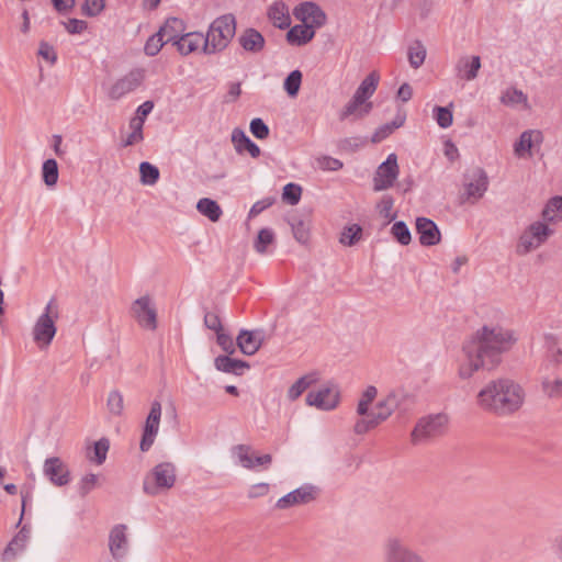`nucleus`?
Instances as JSON below:
<instances>
[{"instance_id": "nucleus-53", "label": "nucleus", "mask_w": 562, "mask_h": 562, "mask_svg": "<svg viewBox=\"0 0 562 562\" xmlns=\"http://www.w3.org/2000/svg\"><path fill=\"white\" fill-rule=\"evenodd\" d=\"M434 117L441 128H448L449 126H451L453 121L451 110L443 106H435Z\"/></svg>"}, {"instance_id": "nucleus-56", "label": "nucleus", "mask_w": 562, "mask_h": 562, "mask_svg": "<svg viewBox=\"0 0 562 562\" xmlns=\"http://www.w3.org/2000/svg\"><path fill=\"white\" fill-rule=\"evenodd\" d=\"M165 44L166 43L164 42L162 37L159 36V33L157 32L147 40L144 47L145 54L151 57L156 56Z\"/></svg>"}, {"instance_id": "nucleus-15", "label": "nucleus", "mask_w": 562, "mask_h": 562, "mask_svg": "<svg viewBox=\"0 0 562 562\" xmlns=\"http://www.w3.org/2000/svg\"><path fill=\"white\" fill-rule=\"evenodd\" d=\"M144 79L142 70H133L124 77L117 79L108 90V95L112 100H120L127 93L137 89Z\"/></svg>"}, {"instance_id": "nucleus-41", "label": "nucleus", "mask_w": 562, "mask_h": 562, "mask_svg": "<svg viewBox=\"0 0 562 562\" xmlns=\"http://www.w3.org/2000/svg\"><path fill=\"white\" fill-rule=\"evenodd\" d=\"M501 102L508 106H518L524 105L527 106L528 98L527 95L516 88H507L501 97Z\"/></svg>"}, {"instance_id": "nucleus-27", "label": "nucleus", "mask_w": 562, "mask_h": 562, "mask_svg": "<svg viewBox=\"0 0 562 562\" xmlns=\"http://www.w3.org/2000/svg\"><path fill=\"white\" fill-rule=\"evenodd\" d=\"M232 143L238 154L247 151L252 158H258L261 154L259 146L255 144L241 128L233 130Z\"/></svg>"}, {"instance_id": "nucleus-28", "label": "nucleus", "mask_w": 562, "mask_h": 562, "mask_svg": "<svg viewBox=\"0 0 562 562\" xmlns=\"http://www.w3.org/2000/svg\"><path fill=\"white\" fill-rule=\"evenodd\" d=\"M319 380L317 372H310L299 378L291 384L286 391V398L290 402H295L301 395L307 391L312 385L316 384Z\"/></svg>"}, {"instance_id": "nucleus-17", "label": "nucleus", "mask_w": 562, "mask_h": 562, "mask_svg": "<svg viewBox=\"0 0 562 562\" xmlns=\"http://www.w3.org/2000/svg\"><path fill=\"white\" fill-rule=\"evenodd\" d=\"M488 180L484 170L477 168L467 176L464 183L465 195L468 200L476 202L487 190Z\"/></svg>"}, {"instance_id": "nucleus-14", "label": "nucleus", "mask_w": 562, "mask_h": 562, "mask_svg": "<svg viewBox=\"0 0 562 562\" xmlns=\"http://www.w3.org/2000/svg\"><path fill=\"white\" fill-rule=\"evenodd\" d=\"M161 418V405L158 401H154L150 405L149 414L146 418L139 448L142 451H148L155 442L159 430Z\"/></svg>"}, {"instance_id": "nucleus-52", "label": "nucleus", "mask_w": 562, "mask_h": 562, "mask_svg": "<svg viewBox=\"0 0 562 562\" xmlns=\"http://www.w3.org/2000/svg\"><path fill=\"white\" fill-rule=\"evenodd\" d=\"M110 443L108 439L102 438L98 440L93 446V454L89 457L90 460L99 465L102 464L106 459Z\"/></svg>"}, {"instance_id": "nucleus-24", "label": "nucleus", "mask_w": 562, "mask_h": 562, "mask_svg": "<svg viewBox=\"0 0 562 562\" xmlns=\"http://www.w3.org/2000/svg\"><path fill=\"white\" fill-rule=\"evenodd\" d=\"M237 41L240 47L250 54L261 53L266 45V40L262 34L252 27L244 30Z\"/></svg>"}, {"instance_id": "nucleus-4", "label": "nucleus", "mask_w": 562, "mask_h": 562, "mask_svg": "<svg viewBox=\"0 0 562 562\" xmlns=\"http://www.w3.org/2000/svg\"><path fill=\"white\" fill-rule=\"evenodd\" d=\"M236 33V19L227 13L216 18L210 25L206 35H204L203 52L205 54H216L224 50Z\"/></svg>"}, {"instance_id": "nucleus-60", "label": "nucleus", "mask_w": 562, "mask_h": 562, "mask_svg": "<svg viewBox=\"0 0 562 562\" xmlns=\"http://www.w3.org/2000/svg\"><path fill=\"white\" fill-rule=\"evenodd\" d=\"M274 202L276 199L271 196L257 201L249 211V217H255L259 215L262 211L270 207Z\"/></svg>"}, {"instance_id": "nucleus-7", "label": "nucleus", "mask_w": 562, "mask_h": 562, "mask_svg": "<svg viewBox=\"0 0 562 562\" xmlns=\"http://www.w3.org/2000/svg\"><path fill=\"white\" fill-rule=\"evenodd\" d=\"M384 562H426L424 557L400 536H390L383 543Z\"/></svg>"}, {"instance_id": "nucleus-34", "label": "nucleus", "mask_w": 562, "mask_h": 562, "mask_svg": "<svg viewBox=\"0 0 562 562\" xmlns=\"http://www.w3.org/2000/svg\"><path fill=\"white\" fill-rule=\"evenodd\" d=\"M541 391L550 398L562 397V378L551 376L548 373H541Z\"/></svg>"}, {"instance_id": "nucleus-59", "label": "nucleus", "mask_w": 562, "mask_h": 562, "mask_svg": "<svg viewBox=\"0 0 562 562\" xmlns=\"http://www.w3.org/2000/svg\"><path fill=\"white\" fill-rule=\"evenodd\" d=\"M104 9V0H86L82 7L83 14L95 16Z\"/></svg>"}, {"instance_id": "nucleus-64", "label": "nucleus", "mask_w": 562, "mask_h": 562, "mask_svg": "<svg viewBox=\"0 0 562 562\" xmlns=\"http://www.w3.org/2000/svg\"><path fill=\"white\" fill-rule=\"evenodd\" d=\"M87 29V23L82 20L70 19L66 23V30L71 34H80Z\"/></svg>"}, {"instance_id": "nucleus-61", "label": "nucleus", "mask_w": 562, "mask_h": 562, "mask_svg": "<svg viewBox=\"0 0 562 562\" xmlns=\"http://www.w3.org/2000/svg\"><path fill=\"white\" fill-rule=\"evenodd\" d=\"M217 344L228 355H232L235 352V344H234L232 337L227 334H224L222 330L220 333H217Z\"/></svg>"}, {"instance_id": "nucleus-58", "label": "nucleus", "mask_w": 562, "mask_h": 562, "mask_svg": "<svg viewBox=\"0 0 562 562\" xmlns=\"http://www.w3.org/2000/svg\"><path fill=\"white\" fill-rule=\"evenodd\" d=\"M98 475L95 474H87L85 475L79 484V492L81 496H86L88 493H90L94 487L98 486Z\"/></svg>"}, {"instance_id": "nucleus-37", "label": "nucleus", "mask_w": 562, "mask_h": 562, "mask_svg": "<svg viewBox=\"0 0 562 562\" xmlns=\"http://www.w3.org/2000/svg\"><path fill=\"white\" fill-rule=\"evenodd\" d=\"M542 218L549 224L562 220V196H554L548 201L542 211Z\"/></svg>"}, {"instance_id": "nucleus-20", "label": "nucleus", "mask_w": 562, "mask_h": 562, "mask_svg": "<svg viewBox=\"0 0 562 562\" xmlns=\"http://www.w3.org/2000/svg\"><path fill=\"white\" fill-rule=\"evenodd\" d=\"M373 109L371 101L362 100L359 97L352 95V98L346 103L339 114V119L344 120H361L370 114Z\"/></svg>"}, {"instance_id": "nucleus-6", "label": "nucleus", "mask_w": 562, "mask_h": 562, "mask_svg": "<svg viewBox=\"0 0 562 562\" xmlns=\"http://www.w3.org/2000/svg\"><path fill=\"white\" fill-rule=\"evenodd\" d=\"M177 481V468L172 462L156 464L144 477L143 491L156 496L171 490Z\"/></svg>"}, {"instance_id": "nucleus-49", "label": "nucleus", "mask_w": 562, "mask_h": 562, "mask_svg": "<svg viewBox=\"0 0 562 562\" xmlns=\"http://www.w3.org/2000/svg\"><path fill=\"white\" fill-rule=\"evenodd\" d=\"M143 126L144 123L143 121H140V119H131L130 128L132 132L127 135V137L124 140L125 146H132L143 140Z\"/></svg>"}, {"instance_id": "nucleus-55", "label": "nucleus", "mask_w": 562, "mask_h": 562, "mask_svg": "<svg viewBox=\"0 0 562 562\" xmlns=\"http://www.w3.org/2000/svg\"><path fill=\"white\" fill-rule=\"evenodd\" d=\"M316 165L324 171H337L342 168V162L330 156H321L316 159Z\"/></svg>"}, {"instance_id": "nucleus-32", "label": "nucleus", "mask_w": 562, "mask_h": 562, "mask_svg": "<svg viewBox=\"0 0 562 562\" xmlns=\"http://www.w3.org/2000/svg\"><path fill=\"white\" fill-rule=\"evenodd\" d=\"M541 138V133L538 131H526L524 132L518 142L515 144V154L518 157L530 156V150L533 146V143L539 142Z\"/></svg>"}, {"instance_id": "nucleus-33", "label": "nucleus", "mask_w": 562, "mask_h": 562, "mask_svg": "<svg viewBox=\"0 0 562 562\" xmlns=\"http://www.w3.org/2000/svg\"><path fill=\"white\" fill-rule=\"evenodd\" d=\"M380 81V75L378 71L373 70L371 71L359 85L356 92L353 93L355 97H359L362 100L369 101V99L374 94L378 85Z\"/></svg>"}, {"instance_id": "nucleus-54", "label": "nucleus", "mask_w": 562, "mask_h": 562, "mask_svg": "<svg viewBox=\"0 0 562 562\" xmlns=\"http://www.w3.org/2000/svg\"><path fill=\"white\" fill-rule=\"evenodd\" d=\"M302 194V188L295 183H288L283 188L282 199L291 205L299 203Z\"/></svg>"}, {"instance_id": "nucleus-22", "label": "nucleus", "mask_w": 562, "mask_h": 562, "mask_svg": "<svg viewBox=\"0 0 562 562\" xmlns=\"http://www.w3.org/2000/svg\"><path fill=\"white\" fill-rule=\"evenodd\" d=\"M30 528L23 526L21 530L11 539L2 553L3 562H12L15 558L22 553L27 546L30 540Z\"/></svg>"}, {"instance_id": "nucleus-45", "label": "nucleus", "mask_w": 562, "mask_h": 562, "mask_svg": "<svg viewBox=\"0 0 562 562\" xmlns=\"http://www.w3.org/2000/svg\"><path fill=\"white\" fill-rule=\"evenodd\" d=\"M140 182L145 186H154L159 179V170L150 162L139 165Z\"/></svg>"}, {"instance_id": "nucleus-1", "label": "nucleus", "mask_w": 562, "mask_h": 562, "mask_svg": "<svg viewBox=\"0 0 562 562\" xmlns=\"http://www.w3.org/2000/svg\"><path fill=\"white\" fill-rule=\"evenodd\" d=\"M514 330L499 324L476 329L462 345L457 359V375L468 381L477 373H490L502 362V356L516 344Z\"/></svg>"}, {"instance_id": "nucleus-29", "label": "nucleus", "mask_w": 562, "mask_h": 562, "mask_svg": "<svg viewBox=\"0 0 562 562\" xmlns=\"http://www.w3.org/2000/svg\"><path fill=\"white\" fill-rule=\"evenodd\" d=\"M268 18L278 29H286L291 24L290 10L283 1H276L269 7Z\"/></svg>"}, {"instance_id": "nucleus-21", "label": "nucleus", "mask_w": 562, "mask_h": 562, "mask_svg": "<svg viewBox=\"0 0 562 562\" xmlns=\"http://www.w3.org/2000/svg\"><path fill=\"white\" fill-rule=\"evenodd\" d=\"M294 15L304 24L322 26L326 22L324 11L313 2L302 3L294 10Z\"/></svg>"}, {"instance_id": "nucleus-13", "label": "nucleus", "mask_w": 562, "mask_h": 562, "mask_svg": "<svg viewBox=\"0 0 562 562\" xmlns=\"http://www.w3.org/2000/svg\"><path fill=\"white\" fill-rule=\"evenodd\" d=\"M131 313L140 327L148 330L157 328V311L148 295L135 300L131 306Z\"/></svg>"}, {"instance_id": "nucleus-8", "label": "nucleus", "mask_w": 562, "mask_h": 562, "mask_svg": "<svg viewBox=\"0 0 562 562\" xmlns=\"http://www.w3.org/2000/svg\"><path fill=\"white\" fill-rule=\"evenodd\" d=\"M449 417L447 414L438 413L422 417L411 432V441L420 445L441 435L447 428Z\"/></svg>"}, {"instance_id": "nucleus-48", "label": "nucleus", "mask_w": 562, "mask_h": 562, "mask_svg": "<svg viewBox=\"0 0 562 562\" xmlns=\"http://www.w3.org/2000/svg\"><path fill=\"white\" fill-rule=\"evenodd\" d=\"M393 238L403 246H407L412 240L411 232L403 221L395 222L391 227Z\"/></svg>"}, {"instance_id": "nucleus-2", "label": "nucleus", "mask_w": 562, "mask_h": 562, "mask_svg": "<svg viewBox=\"0 0 562 562\" xmlns=\"http://www.w3.org/2000/svg\"><path fill=\"white\" fill-rule=\"evenodd\" d=\"M378 396V389L368 385L359 396L356 406L357 420L353 425L356 435H364L387 420L395 412L405 414L409 411L407 402L409 396L392 391L382 396L373 405Z\"/></svg>"}, {"instance_id": "nucleus-19", "label": "nucleus", "mask_w": 562, "mask_h": 562, "mask_svg": "<svg viewBox=\"0 0 562 562\" xmlns=\"http://www.w3.org/2000/svg\"><path fill=\"white\" fill-rule=\"evenodd\" d=\"M416 232L419 235V243L429 247L440 243L441 234L436 223L427 217L416 218Z\"/></svg>"}, {"instance_id": "nucleus-46", "label": "nucleus", "mask_w": 562, "mask_h": 562, "mask_svg": "<svg viewBox=\"0 0 562 562\" xmlns=\"http://www.w3.org/2000/svg\"><path fill=\"white\" fill-rule=\"evenodd\" d=\"M302 72L300 70L291 71L283 82V88L289 97H296L302 85Z\"/></svg>"}, {"instance_id": "nucleus-47", "label": "nucleus", "mask_w": 562, "mask_h": 562, "mask_svg": "<svg viewBox=\"0 0 562 562\" xmlns=\"http://www.w3.org/2000/svg\"><path fill=\"white\" fill-rule=\"evenodd\" d=\"M274 241V233L270 228H262L254 243V248L258 254H266L267 247Z\"/></svg>"}, {"instance_id": "nucleus-10", "label": "nucleus", "mask_w": 562, "mask_h": 562, "mask_svg": "<svg viewBox=\"0 0 562 562\" xmlns=\"http://www.w3.org/2000/svg\"><path fill=\"white\" fill-rule=\"evenodd\" d=\"M553 234V229L547 222L536 221L521 234L518 243V251L530 252L539 248Z\"/></svg>"}, {"instance_id": "nucleus-44", "label": "nucleus", "mask_w": 562, "mask_h": 562, "mask_svg": "<svg viewBox=\"0 0 562 562\" xmlns=\"http://www.w3.org/2000/svg\"><path fill=\"white\" fill-rule=\"evenodd\" d=\"M42 177L44 183L52 188L55 187L58 181V165L55 159H47L42 166Z\"/></svg>"}, {"instance_id": "nucleus-40", "label": "nucleus", "mask_w": 562, "mask_h": 562, "mask_svg": "<svg viewBox=\"0 0 562 562\" xmlns=\"http://www.w3.org/2000/svg\"><path fill=\"white\" fill-rule=\"evenodd\" d=\"M215 367L217 370L226 373L239 374V370L248 368V364L245 361L233 359L228 356H218L215 359Z\"/></svg>"}, {"instance_id": "nucleus-42", "label": "nucleus", "mask_w": 562, "mask_h": 562, "mask_svg": "<svg viewBox=\"0 0 562 562\" xmlns=\"http://www.w3.org/2000/svg\"><path fill=\"white\" fill-rule=\"evenodd\" d=\"M426 47L420 41H415L407 52L408 61L412 68L418 69L425 61Z\"/></svg>"}, {"instance_id": "nucleus-57", "label": "nucleus", "mask_w": 562, "mask_h": 562, "mask_svg": "<svg viewBox=\"0 0 562 562\" xmlns=\"http://www.w3.org/2000/svg\"><path fill=\"white\" fill-rule=\"evenodd\" d=\"M249 128L258 139H266L269 136L268 125L259 117L251 120Z\"/></svg>"}, {"instance_id": "nucleus-31", "label": "nucleus", "mask_w": 562, "mask_h": 562, "mask_svg": "<svg viewBox=\"0 0 562 562\" xmlns=\"http://www.w3.org/2000/svg\"><path fill=\"white\" fill-rule=\"evenodd\" d=\"M315 35V31L310 24L294 25L286 33V40L292 45L302 46L308 43Z\"/></svg>"}, {"instance_id": "nucleus-43", "label": "nucleus", "mask_w": 562, "mask_h": 562, "mask_svg": "<svg viewBox=\"0 0 562 562\" xmlns=\"http://www.w3.org/2000/svg\"><path fill=\"white\" fill-rule=\"evenodd\" d=\"M106 409L112 416H121L124 411V398L119 390H112L106 397Z\"/></svg>"}, {"instance_id": "nucleus-50", "label": "nucleus", "mask_w": 562, "mask_h": 562, "mask_svg": "<svg viewBox=\"0 0 562 562\" xmlns=\"http://www.w3.org/2000/svg\"><path fill=\"white\" fill-rule=\"evenodd\" d=\"M394 199L391 195H383L380 202L376 204V210L381 217L386 223L392 222L396 217V213L393 212Z\"/></svg>"}, {"instance_id": "nucleus-11", "label": "nucleus", "mask_w": 562, "mask_h": 562, "mask_svg": "<svg viewBox=\"0 0 562 562\" xmlns=\"http://www.w3.org/2000/svg\"><path fill=\"white\" fill-rule=\"evenodd\" d=\"M234 462L246 470H256L258 467L267 469L272 461L270 454L257 456L248 445H237L231 450Z\"/></svg>"}, {"instance_id": "nucleus-25", "label": "nucleus", "mask_w": 562, "mask_h": 562, "mask_svg": "<svg viewBox=\"0 0 562 562\" xmlns=\"http://www.w3.org/2000/svg\"><path fill=\"white\" fill-rule=\"evenodd\" d=\"M236 344L246 356L255 355L262 344V336L259 331L241 329L236 338Z\"/></svg>"}, {"instance_id": "nucleus-9", "label": "nucleus", "mask_w": 562, "mask_h": 562, "mask_svg": "<svg viewBox=\"0 0 562 562\" xmlns=\"http://www.w3.org/2000/svg\"><path fill=\"white\" fill-rule=\"evenodd\" d=\"M341 400L339 386L334 382H326L322 386L308 391L305 404L318 411L330 412L336 409Z\"/></svg>"}, {"instance_id": "nucleus-26", "label": "nucleus", "mask_w": 562, "mask_h": 562, "mask_svg": "<svg viewBox=\"0 0 562 562\" xmlns=\"http://www.w3.org/2000/svg\"><path fill=\"white\" fill-rule=\"evenodd\" d=\"M481 68L480 56H462L456 65L457 76L461 79L471 81L477 77Z\"/></svg>"}, {"instance_id": "nucleus-35", "label": "nucleus", "mask_w": 562, "mask_h": 562, "mask_svg": "<svg viewBox=\"0 0 562 562\" xmlns=\"http://www.w3.org/2000/svg\"><path fill=\"white\" fill-rule=\"evenodd\" d=\"M196 210L202 215H204L211 222H214V223L217 222L223 214V211H222L221 206L218 205V203L209 198L200 199L196 203Z\"/></svg>"}, {"instance_id": "nucleus-18", "label": "nucleus", "mask_w": 562, "mask_h": 562, "mask_svg": "<svg viewBox=\"0 0 562 562\" xmlns=\"http://www.w3.org/2000/svg\"><path fill=\"white\" fill-rule=\"evenodd\" d=\"M43 471L54 485L64 486L70 481L69 471L59 458L46 459Z\"/></svg>"}, {"instance_id": "nucleus-30", "label": "nucleus", "mask_w": 562, "mask_h": 562, "mask_svg": "<svg viewBox=\"0 0 562 562\" xmlns=\"http://www.w3.org/2000/svg\"><path fill=\"white\" fill-rule=\"evenodd\" d=\"M204 35L199 32L187 33L176 41V46L181 55H189L204 45Z\"/></svg>"}, {"instance_id": "nucleus-36", "label": "nucleus", "mask_w": 562, "mask_h": 562, "mask_svg": "<svg viewBox=\"0 0 562 562\" xmlns=\"http://www.w3.org/2000/svg\"><path fill=\"white\" fill-rule=\"evenodd\" d=\"M290 225L292 227L294 238L301 244H306L310 238V221L301 216H292L290 220Z\"/></svg>"}, {"instance_id": "nucleus-38", "label": "nucleus", "mask_w": 562, "mask_h": 562, "mask_svg": "<svg viewBox=\"0 0 562 562\" xmlns=\"http://www.w3.org/2000/svg\"><path fill=\"white\" fill-rule=\"evenodd\" d=\"M562 363V348L552 341L546 353L544 361L540 367L541 373H548L551 368H555Z\"/></svg>"}, {"instance_id": "nucleus-51", "label": "nucleus", "mask_w": 562, "mask_h": 562, "mask_svg": "<svg viewBox=\"0 0 562 562\" xmlns=\"http://www.w3.org/2000/svg\"><path fill=\"white\" fill-rule=\"evenodd\" d=\"M362 228L357 225L345 227L340 235V243L345 246L355 245L361 237Z\"/></svg>"}, {"instance_id": "nucleus-5", "label": "nucleus", "mask_w": 562, "mask_h": 562, "mask_svg": "<svg viewBox=\"0 0 562 562\" xmlns=\"http://www.w3.org/2000/svg\"><path fill=\"white\" fill-rule=\"evenodd\" d=\"M58 318L59 305L55 299H50L32 327V338L40 350H46L52 345Z\"/></svg>"}, {"instance_id": "nucleus-3", "label": "nucleus", "mask_w": 562, "mask_h": 562, "mask_svg": "<svg viewBox=\"0 0 562 562\" xmlns=\"http://www.w3.org/2000/svg\"><path fill=\"white\" fill-rule=\"evenodd\" d=\"M525 401L526 391L522 385L508 378L488 381L475 396L479 408L499 416H508L518 412Z\"/></svg>"}, {"instance_id": "nucleus-23", "label": "nucleus", "mask_w": 562, "mask_h": 562, "mask_svg": "<svg viewBox=\"0 0 562 562\" xmlns=\"http://www.w3.org/2000/svg\"><path fill=\"white\" fill-rule=\"evenodd\" d=\"M109 548L114 559H123L128 551L126 526H115L109 537Z\"/></svg>"}, {"instance_id": "nucleus-62", "label": "nucleus", "mask_w": 562, "mask_h": 562, "mask_svg": "<svg viewBox=\"0 0 562 562\" xmlns=\"http://www.w3.org/2000/svg\"><path fill=\"white\" fill-rule=\"evenodd\" d=\"M204 324L209 329L214 330L216 334L222 330V323L220 316L213 312H209L205 314Z\"/></svg>"}, {"instance_id": "nucleus-63", "label": "nucleus", "mask_w": 562, "mask_h": 562, "mask_svg": "<svg viewBox=\"0 0 562 562\" xmlns=\"http://www.w3.org/2000/svg\"><path fill=\"white\" fill-rule=\"evenodd\" d=\"M268 492H269L268 483H257L249 487L248 497L249 498H258V497L267 495Z\"/></svg>"}, {"instance_id": "nucleus-16", "label": "nucleus", "mask_w": 562, "mask_h": 562, "mask_svg": "<svg viewBox=\"0 0 562 562\" xmlns=\"http://www.w3.org/2000/svg\"><path fill=\"white\" fill-rule=\"evenodd\" d=\"M316 488L312 485H303L279 498L276 503L278 509H288L292 506L303 505L316 497Z\"/></svg>"}, {"instance_id": "nucleus-39", "label": "nucleus", "mask_w": 562, "mask_h": 562, "mask_svg": "<svg viewBox=\"0 0 562 562\" xmlns=\"http://www.w3.org/2000/svg\"><path fill=\"white\" fill-rule=\"evenodd\" d=\"M180 27L181 21L173 18L167 20L166 23L159 29L158 33L166 44L172 43L173 45H176V41L180 37Z\"/></svg>"}, {"instance_id": "nucleus-12", "label": "nucleus", "mask_w": 562, "mask_h": 562, "mask_svg": "<svg viewBox=\"0 0 562 562\" xmlns=\"http://www.w3.org/2000/svg\"><path fill=\"white\" fill-rule=\"evenodd\" d=\"M400 175V167L397 164V156L390 154L385 161H383L375 170L373 177V190L375 192L384 191L392 188Z\"/></svg>"}]
</instances>
